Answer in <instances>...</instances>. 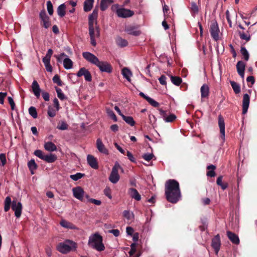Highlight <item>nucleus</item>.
<instances>
[{"instance_id": "1", "label": "nucleus", "mask_w": 257, "mask_h": 257, "mask_svg": "<svg viewBox=\"0 0 257 257\" xmlns=\"http://www.w3.org/2000/svg\"><path fill=\"white\" fill-rule=\"evenodd\" d=\"M82 56L87 61L97 66L101 71L107 73L112 72V68L109 63L106 61H100L94 54L85 52L82 53Z\"/></svg>"}, {"instance_id": "2", "label": "nucleus", "mask_w": 257, "mask_h": 257, "mask_svg": "<svg viewBox=\"0 0 257 257\" xmlns=\"http://www.w3.org/2000/svg\"><path fill=\"white\" fill-rule=\"evenodd\" d=\"M4 210L8 212L10 209L11 206L12 210L15 212V215L17 218H19L22 214V204L21 202H18L17 200L12 201L10 197L8 196L5 200Z\"/></svg>"}, {"instance_id": "3", "label": "nucleus", "mask_w": 257, "mask_h": 257, "mask_svg": "<svg viewBox=\"0 0 257 257\" xmlns=\"http://www.w3.org/2000/svg\"><path fill=\"white\" fill-rule=\"evenodd\" d=\"M102 237L96 233L89 237L88 244L97 251H101L105 249V246L102 242Z\"/></svg>"}, {"instance_id": "4", "label": "nucleus", "mask_w": 257, "mask_h": 257, "mask_svg": "<svg viewBox=\"0 0 257 257\" xmlns=\"http://www.w3.org/2000/svg\"><path fill=\"white\" fill-rule=\"evenodd\" d=\"M76 248V243L70 240H66L63 242H60L57 246V249L62 253H67Z\"/></svg>"}, {"instance_id": "5", "label": "nucleus", "mask_w": 257, "mask_h": 257, "mask_svg": "<svg viewBox=\"0 0 257 257\" xmlns=\"http://www.w3.org/2000/svg\"><path fill=\"white\" fill-rule=\"evenodd\" d=\"M89 34L90 37V43L93 46H96V42L95 38L100 36V29L97 26V22H95V26L93 25L89 26Z\"/></svg>"}, {"instance_id": "6", "label": "nucleus", "mask_w": 257, "mask_h": 257, "mask_svg": "<svg viewBox=\"0 0 257 257\" xmlns=\"http://www.w3.org/2000/svg\"><path fill=\"white\" fill-rule=\"evenodd\" d=\"M118 5H114L112 6V10L114 11L116 9V14L120 18H126L132 17L134 15V12L128 9L124 8H118Z\"/></svg>"}, {"instance_id": "7", "label": "nucleus", "mask_w": 257, "mask_h": 257, "mask_svg": "<svg viewBox=\"0 0 257 257\" xmlns=\"http://www.w3.org/2000/svg\"><path fill=\"white\" fill-rule=\"evenodd\" d=\"M34 154L40 159L49 163H54L57 159L56 155L50 154L49 155H45L43 152L40 150H36Z\"/></svg>"}, {"instance_id": "8", "label": "nucleus", "mask_w": 257, "mask_h": 257, "mask_svg": "<svg viewBox=\"0 0 257 257\" xmlns=\"http://www.w3.org/2000/svg\"><path fill=\"white\" fill-rule=\"evenodd\" d=\"M165 194L167 200L172 203H176L181 197V190L171 191L170 193L165 191Z\"/></svg>"}, {"instance_id": "9", "label": "nucleus", "mask_w": 257, "mask_h": 257, "mask_svg": "<svg viewBox=\"0 0 257 257\" xmlns=\"http://www.w3.org/2000/svg\"><path fill=\"white\" fill-rule=\"evenodd\" d=\"M180 191L179 183L175 180L170 179L165 183V191L170 193L171 191Z\"/></svg>"}, {"instance_id": "10", "label": "nucleus", "mask_w": 257, "mask_h": 257, "mask_svg": "<svg viewBox=\"0 0 257 257\" xmlns=\"http://www.w3.org/2000/svg\"><path fill=\"white\" fill-rule=\"evenodd\" d=\"M210 32L212 38L215 41H217L219 39V29L218 24L216 21L211 22L210 27Z\"/></svg>"}, {"instance_id": "11", "label": "nucleus", "mask_w": 257, "mask_h": 257, "mask_svg": "<svg viewBox=\"0 0 257 257\" xmlns=\"http://www.w3.org/2000/svg\"><path fill=\"white\" fill-rule=\"evenodd\" d=\"M140 26L139 25H128L126 26L124 28V31L128 34L134 36H140L142 32L139 30Z\"/></svg>"}, {"instance_id": "12", "label": "nucleus", "mask_w": 257, "mask_h": 257, "mask_svg": "<svg viewBox=\"0 0 257 257\" xmlns=\"http://www.w3.org/2000/svg\"><path fill=\"white\" fill-rule=\"evenodd\" d=\"M53 53V50L51 49H49L46 55L43 58V62L45 65L47 71L50 72L53 70L52 67L50 64L51 58Z\"/></svg>"}, {"instance_id": "13", "label": "nucleus", "mask_w": 257, "mask_h": 257, "mask_svg": "<svg viewBox=\"0 0 257 257\" xmlns=\"http://www.w3.org/2000/svg\"><path fill=\"white\" fill-rule=\"evenodd\" d=\"M119 168H120V166L118 164H115L112 168L111 174L109 177V181L112 183H116L119 179V176L118 173V169Z\"/></svg>"}, {"instance_id": "14", "label": "nucleus", "mask_w": 257, "mask_h": 257, "mask_svg": "<svg viewBox=\"0 0 257 257\" xmlns=\"http://www.w3.org/2000/svg\"><path fill=\"white\" fill-rule=\"evenodd\" d=\"M218 125L220 130V138L223 143L225 141V122L223 116L221 115H218Z\"/></svg>"}, {"instance_id": "15", "label": "nucleus", "mask_w": 257, "mask_h": 257, "mask_svg": "<svg viewBox=\"0 0 257 257\" xmlns=\"http://www.w3.org/2000/svg\"><path fill=\"white\" fill-rule=\"evenodd\" d=\"M221 245L220 238L219 234L215 235L212 239L211 241V246L214 249L215 253L216 255L219 251Z\"/></svg>"}, {"instance_id": "16", "label": "nucleus", "mask_w": 257, "mask_h": 257, "mask_svg": "<svg viewBox=\"0 0 257 257\" xmlns=\"http://www.w3.org/2000/svg\"><path fill=\"white\" fill-rule=\"evenodd\" d=\"M76 75L78 77L84 76L85 80L88 82H90L92 80V76L90 72L85 67L81 68L77 72Z\"/></svg>"}, {"instance_id": "17", "label": "nucleus", "mask_w": 257, "mask_h": 257, "mask_svg": "<svg viewBox=\"0 0 257 257\" xmlns=\"http://www.w3.org/2000/svg\"><path fill=\"white\" fill-rule=\"evenodd\" d=\"M73 196L77 199L83 201L84 191L81 187H76L72 189Z\"/></svg>"}, {"instance_id": "18", "label": "nucleus", "mask_w": 257, "mask_h": 257, "mask_svg": "<svg viewBox=\"0 0 257 257\" xmlns=\"http://www.w3.org/2000/svg\"><path fill=\"white\" fill-rule=\"evenodd\" d=\"M160 114L163 117L164 120L166 122H172L175 120L176 116L174 114H171L169 116L167 115V111L163 110L162 108L159 109Z\"/></svg>"}, {"instance_id": "19", "label": "nucleus", "mask_w": 257, "mask_h": 257, "mask_svg": "<svg viewBox=\"0 0 257 257\" xmlns=\"http://www.w3.org/2000/svg\"><path fill=\"white\" fill-rule=\"evenodd\" d=\"M250 97L247 94H244L243 96L242 100V114H245L249 107Z\"/></svg>"}, {"instance_id": "20", "label": "nucleus", "mask_w": 257, "mask_h": 257, "mask_svg": "<svg viewBox=\"0 0 257 257\" xmlns=\"http://www.w3.org/2000/svg\"><path fill=\"white\" fill-rule=\"evenodd\" d=\"M87 161L89 165L94 169L98 168V165L97 159L92 155H88L87 157Z\"/></svg>"}, {"instance_id": "21", "label": "nucleus", "mask_w": 257, "mask_h": 257, "mask_svg": "<svg viewBox=\"0 0 257 257\" xmlns=\"http://www.w3.org/2000/svg\"><path fill=\"white\" fill-rule=\"evenodd\" d=\"M96 147L100 153L105 155L108 154V150L105 148V146L100 138L97 139L96 140Z\"/></svg>"}, {"instance_id": "22", "label": "nucleus", "mask_w": 257, "mask_h": 257, "mask_svg": "<svg viewBox=\"0 0 257 257\" xmlns=\"http://www.w3.org/2000/svg\"><path fill=\"white\" fill-rule=\"evenodd\" d=\"M245 64L242 61H239L237 63L236 69L238 74L242 77H244V70Z\"/></svg>"}, {"instance_id": "23", "label": "nucleus", "mask_w": 257, "mask_h": 257, "mask_svg": "<svg viewBox=\"0 0 257 257\" xmlns=\"http://www.w3.org/2000/svg\"><path fill=\"white\" fill-rule=\"evenodd\" d=\"M139 95L146 99L152 106L155 107H158L159 106V103L158 102L156 101L152 98L146 95L143 92H140Z\"/></svg>"}, {"instance_id": "24", "label": "nucleus", "mask_w": 257, "mask_h": 257, "mask_svg": "<svg viewBox=\"0 0 257 257\" xmlns=\"http://www.w3.org/2000/svg\"><path fill=\"white\" fill-rule=\"evenodd\" d=\"M128 193L132 198L135 199L137 201L141 200V196L137 189L133 188H130L128 191Z\"/></svg>"}, {"instance_id": "25", "label": "nucleus", "mask_w": 257, "mask_h": 257, "mask_svg": "<svg viewBox=\"0 0 257 257\" xmlns=\"http://www.w3.org/2000/svg\"><path fill=\"white\" fill-rule=\"evenodd\" d=\"M32 88L34 95L37 97V98H39L40 96L41 89L38 83L36 80H34L32 84Z\"/></svg>"}, {"instance_id": "26", "label": "nucleus", "mask_w": 257, "mask_h": 257, "mask_svg": "<svg viewBox=\"0 0 257 257\" xmlns=\"http://www.w3.org/2000/svg\"><path fill=\"white\" fill-rule=\"evenodd\" d=\"M227 235L229 240L234 244H238L239 243V239L238 236L230 231H227Z\"/></svg>"}, {"instance_id": "27", "label": "nucleus", "mask_w": 257, "mask_h": 257, "mask_svg": "<svg viewBox=\"0 0 257 257\" xmlns=\"http://www.w3.org/2000/svg\"><path fill=\"white\" fill-rule=\"evenodd\" d=\"M238 34L241 40H245L247 42L250 40L251 36L248 31H247L246 32H244L243 30H238Z\"/></svg>"}, {"instance_id": "28", "label": "nucleus", "mask_w": 257, "mask_h": 257, "mask_svg": "<svg viewBox=\"0 0 257 257\" xmlns=\"http://www.w3.org/2000/svg\"><path fill=\"white\" fill-rule=\"evenodd\" d=\"M113 3V0H101L100 8L102 11H105Z\"/></svg>"}, {"instance_id": "29", "label": "nucleus", "mask_w": 257, "mask_h": 257, "mask_svg": "<svg viewBox=\"0 0 257 257\" xmlns=\"http://www.w3.org/2000/svg\"><path fill=\"white\" fill-rule=\"evenodd\" d=\"M94 3V0H85L84 2V11L86 12L91 10Z\"/></svg>"}, {"instance_id": "30", "label": "nucleus", "mask_w": 257, "mask_h": 257, "mask_svg": "<svg viewBox=\"0 0 257 257\" xmlns=\"http://www.w3.org/2000/svg\"><path fill=\"white\" fill-rule=\"evenodd\" d=\"M209 91V89L208 86L206 84H203L200 89L201 97L205 98L208 97Z\"/></svg>"}, {"instance_id": "31", "label": "nucleus", "mask_w": 257, "mask_h": 257, "mask_svg": "<svg viewBox=\"0 0 257 257\" xmlns=\"http://www.w3.org/2000/svg\"><path fill=\"white\" fill-rule=\"evenodd\" d=\"M45 149L50 152H53L57 150L56 146L51 142L45 143L44 144Z\"/></svg>"}, {"instance_id": "32", "label": "nucleus", "mask_w": 257, "mask_h": 257, "mask_svg": "<svg viewBox=\"0 0 257 257\" xmlns=\"http://www.w3.org/2000/svg\"><path fill=\"white\" fill-rule=\"evenodd\" d=\"M216 169V166L213 165H210L207 167V169L208 170L207 172L206 175L208 177H213L216 175L214 170Z\"/></svg>"}, {"instance_id": "33", "label": "nucleus", "mask_w": 257, "mask_h": 257, "mask_svg": "<svg viewBox=\"0 0 257 257\" xmlns=\"http://www.w3.org/2000/svg\"><path fill=\"white\" fill-rule=\"evenodd\" d=\"M66 6L64 4L60 5L57 8V12L58 15L61 17H63L66 14Z\"/></svg>"}, {"instance_id": "34", "label": "nucleus", "mask_w": 257, "mask_h": 257, "mask_svg": "<svg viewBox=\"0 0 257 257\" xmlns=\"http://www.w3.org/2000/svg\"><path fill=\"white\" fill-rule=\"evenodd\" d=\"M28 167L31 171V173L32 174H34V171L36 169H37L38 166L37 164L35 163V161L34 160L32 159L28 163Z\"/></svg>"}, {"instance_id": "35", "label": "nucleus", "mask_w": 257, "mask_h": 257, "mask_svg": "<svg viewBox=\"0 0 257 257\" xmlns=\"http://www.w3.org/2000/svg\"><path fill=\"white\" fill-rule=\"evenodd\" d=\"M73 63L72 61L69 58H66L63 60L64 67L66 69H70L72 68Z\"/></svg>"}, {"instance_id": "36", "label": "nucleus", "mask_w": 257, "mask_h": 257, "mask_svg": "<svg viewBox=\"0 0 257 257\" xmlns=\"http://www.w3.org/2000/svg\"><path fill=\"white\" fill-rule=\"evenodd\" d=\"M122 118L126 123L130 124L131 126H133L135 125V121L134 120L133 117L131 116H125L124 115H122Z\"/></svg>"}, {"instance_id": "37", "label": "nucleus", "mask_w": 257, "mask_h": 257, "mask_svg": "<svg viewBox=\"0 0 257 257\" xmlns=\"http://www.w3.org/2000/svg\"><path fill=\"white\" fill-rule=\"evenodd\" d=\"M116 44L120 47H126L128 45V42L125 39H122L121 37H118L116 40Z\"/></svg>"}, {"instance_id": "38", "label": "nucleus", "mask_w": 257, "mask_h": 257, "mask_svg": "<svg viewBox=\"0 0 257 257\" xmlns=\"http://www.w3.org/2000/svg\"><path fill=\"white\" fill-rule=\"evenodd\" d=\"M230 85L235 94H238L240 92V85L233 81H230Z\"/></svg>"}, {"instance_id": "39", "label": "nucleus", "mask_w": 257, "mask_h": 257, "mask_svg": "<svg viewBox=\"0 0 257 257\" xmlns=\"http://www.w3.org/2000/svg\"><path fill=\"white\" fill-rule=\"evenodd\" d=\"M60 225L66 228L74 229L75 228V225L65 220H62Z\"/></svg>"}, {"instance_id": "40", "label": "nucleus", "mask_w": 257, "mask_h": 257, "mask_svg": "<svg viewBox=\"0 0 257 257\" xmlns=\"http://www.w3.org/2000/svg\"><path fill=\"white\" fill-rule=\"evenodd\" d=\"M171 82L175 85L179 86L182 82V78L179 76H173L171 75Z\"/></svg>"}, {"instance_id": "41", "label": "nucleus", "mask_w": 257, "mask_h": 257, "mask_svg": "<svg viewBox=\"0 0 257 257\" xmlns=\"http://www.w3.org/2000/svg\"><path fill=\"white\" fill-rule=\"evenodd\" d=\"M122 74L128 81H130V76L132 75L131 71L127 68H124L122 70Z\"/></svg>"}, {"instance_id": "42", "label": "nucleus", "mask_w": 257, "mask_h": 257, "mask_svg": "<svg viewBox=\"0 0 257 257\" xmlns=\"http://www.w3.org/2000/svg\"><path fill=\"white\" fill-rule=\"evenodd\" d=\"M240 53L243 56V58L245 61H248L249 57V53L246 49L244 47H241L240 49Z\"/></svg>"}, {"instance_id": "43", "label": "nucleus", "mask_w": 257, "mask_h": 257, "mask_svg": "<svg viewBox=\"0 0 257 257\" xmlns=\"http://www.w3.org/2000/svg\"><path fill=\"white\" fill-rule=\"evenodd\" d=\"M55 89L57 92L58 97L60 100H63L67 99L66 96L62 92V91L60 88L56 87Z\"/></svg>"}, {"instance_id": "44", "label": "nucleus", "mask_w": 257, "mask_h": 257, "mask_svg": "<svg viewBox=\"0 0 257 257\" xmlns=\"http://www.w3.org/2000/svg\"><path fill=\"white\" fill-rule=\"evenodd\" d=\"M29 113L34 118H37L38 113L36 108L34 106H31L29 108Z\"/></svg>"}, {"instance_id": "45", "label": "nucleus", "mask_w": 257, "mask_h": 257, "mask_svg": "<svg viewBox=\"0 0 257 257\" xmlns=\"http://www.w3.org/2000/svg\"><path fill=\"white\" fill-rule=\"evenodd\" d=\"M68 124L64 121H62L61 123H59L57 128L58 130L64 131L67 130L68 128Z\"/></svg>"}, {"instance_id": "46", "label": "nucleus", "mask_w": 257, "mask_h": 257, "mask_svg": "<svg viewBox=\"0 0 257 257\" xmlns=\"http://www.w3.org/2000/svg\"><path fill=\"white\" fill-rule=\"evenodd\" d=\"M53 81L54 83L57 84L58 85L60 86H62L63 85V83L61 81L60 79V77L58 74H56L53 77Z\"/></svg>"}, {"instance_id": "47", "label": "nucleus", "mask_w": 257, "mask_h": 257, "mask_svg": "<svg viewBox=\"0 0 257 257\" xmlns=\"http://www.w3.org/2000/svg\"><path fill=\"white\" fill-rule=\"evenodd\" d=\"M85 176L84 174L77 173L74 175H71L70 178L74 181H77Z\"/></svg>"}, {"instance_id": "48", "label": "nucleus", "mask_w": 257, "mask_h": 257, "mask_svg": "<svg viewBox=\"0 0 257 257\" xmlns=\"http://www.w3.org/2000/svg\"><path fill=\"white\" fill-rule=\"evenodd\" d=\"M57 111L55 110L51 106H49L48 108V114L51 117H54L56 115Z\"/></svg>"}, {"instance_id": "49", "label": "nucleus", "mask_w": 257, "mask_h": 257, "mask_svg": "<svg viewBox=\"0 0 257 257\" xmlns=\"http://www.w3.org/2000/svg\"><path fill=\"white\" fill-rule=\"evenodd\" d=\"M191 12L194 14H197L198 12V7L195 2H192L191 3Z\"/></svg>"}, {"instance_id": "50", "label": "nucleus", "mask_w": 257, "mask_h": 257, "mask_svg": "<svg viewBox=\"0 0 257 257\" xmlns=\"http://www.w3.org/2000/svg\"><path fill=\"white\" fill-rule=\"evenodd\" d=\"M106 112L108 115L114 121H117V117L113 110L109 108H107Z\"/></svg>"}, {"instance_id": "51", "label": "nucleus", "mask_w": 257, "mask_h": 257, "mask_svg": "<svg viewBox=\"0 0 257 257\" xmlns=\"http://www.w3.org/2000/svg\"><path fill=\"white\" fill-rule=\"evenodd\" d=\"M47 10L50 15H52L53 14V7L52 3L50 1L47 2Z\"/></svg>"}, {"instance_id": "52", "label": "nucleus", "mask_w": 257, "mask_h": 257, "mask_svg": "<svg viewBox=\"0 0 257 257\" xmlns=\"http://www.w3.org/2000/svg\"><path fill=\"white\" fill-rule=\"evenodd\" d=\"M97 17L90 15L88 18V26H92L94 24V21L97 19Z\"/></svg>"}, {"instance_id": "53", "label": "nucleus", "mask_w": 257, "mask_h": 257, "mask_svg": "<svg viewBox=\"0 0 257 257\" xmlns=\"http://www.w3.org/2000/svg\"><path fill=\"white\" fill-rule=\"evenodd\" d=\"M154 155L153 154L151 153V154H149V153H146V154H144L143 156H142V158L145 160L146 161H150V160H151L153 157H154Z\"/></svg>"}, {"instance_id": "54", "label": "nucleus", "mask_w": 257, "mask_h": 257, "mask_svg": "<svg viewBox=\"0 0 257 257\" xmlns=\"http://www.w3.org/2000/svg\"><path fill=\"white\" fill-rule=\"evenodd\" d=\"M136 243H133L131 245V250L128 252L130 256H132L136 252Z\"/></svg>"}, {"instance_id": "55", "label": "nucleus", "mask_w": 257, "mask_h": 257, "mask_svg": "<svg viewBox=\"0 0 257 257\" xmlns=\"http://www.w3.org/2000/svg\"><path fill=\"white\" fill-rule=\"evenodd\" d=\"M43 23V26L45 28H49L51 24V22L50 21V18L49 17L47 18V19H45L43 20H42Z\"/></svg>"}, {"instance_id": "56", "label": "nucleus", "mask_w": 257, "mask_h": 257, "mask_svg": "<svg viewBox=\"0 0 257 257\" xmlns=\"http://www.w3.org/2000/svg\"><path fill=\"white\" fill-rule=\"evenodd\" d=\"M128 159L133 163H136V159L134 158L133 155L128 151L126 152V154Z\"/></svg>"}, {"instance_id": "57", "label": "nucleus", "mask_w": 257, "mask_h": 257, "mask_svg": "<svg viewBox=\"0 0 257 257\" xmlns=\"http://www.w3.org/2000/svg\"><path fill=\"white\" fill-rule=\"evenodd\" d=\"M226 18L227 19V22L229 24V26L230 28H232V22L231 19L230 18L229 12L228 10H227L225 12Z\"/></svg>"}, {"instance_id": "58", "label": "nucleus", "mask_w": 257, "mask_h": 257, "mask_svg": "<svg viewBox=\"0 0 257 257\" xmlns=\"http://www.w3.org/2000/svg\"><path fill=\"white\" fill-rule=\"evenodd\" d=\"M8 100L9 103H10V104L11 105V109L12 110H14L15 108V103L14 102V101L13 98L12 97L9 96L8 97Z\"/></svg>"}, {"instance_id": "59", "label": "nucleus", "mask_w": 257, "mask_h": 257, "mask_svg": "<svg viewBox=\"0 0 257 257\" xmlns=\"http://www.w3.org/2000/svg\"><path fill=\"white\" fill-rule=\"evenodd\" d=\"M104 194H105V196L108 197L109 199H111L112 198V196L111 195V190L109 188H106L104 190Z\"/></svg>"}, {"instance_id": "60", "label": "nucleus", "mask_w": 257, "mask_h": 257, "mask_svg": "<svg viewBox=\"0 0 257 257\" xmlns=\"http://www.w3.org/2000/svg\"><path fill=\"white\" fill-rule=\"evenodd\" d=\"M7 95V92H0V104H4V99Z\"/></svg>"}, {"instance_id": "61", "label": "nucleus", "mask_w": 257, "mask_h": 257, "mask_svg": "<svg viewBox=\"0 0 257 257\" xmlns=\"http://www.w3.org/2000/svg\"><path fill=\"white\" fill-rule=\"evenodd\" d=\"M49 17L47 15L46 11L45 10H42L41 11L40 13V18L42 20L44 19H47Z\"/></svg>"}, {"instance_id": "62", "label": "nucleus", "mask_w": 257, "mask_h": 257, "mask_svg": "<svg viewBox=\"0 0 257 257\" xmlns=\"http://www.w3.org/2000/svg\"><path fill=\"white\" fill-rule=\"evenodd\" d=\"M108 232L112 233L115 237L118 236L120 234L119 230L117 229L109 230Z\"/></svg>"}, {"instance_id": "63", "label": "nucleus", "mask_w": 257, "mask_h": 257, "mask_svg": "<svg viewBox=\"0 0 257 257\" xmlns=\"http://www.w3.org/2000/svg\"><path fill=\"white\" fill-rule=\"evenodd\" d=\"M53 102H54V107H55L56 108V110L58 111L60 108V106L59 102L58 99L56 98H55L54 99Z\"/></svg>"}, {"instance_id": "64", "label": "nucleus", "mask_w": 257, "mask_h": 257, "mask_svg": "<svg viewBox=\"0 0 257 257\" xmlns=\"http://www.w3.org/2000/svg\"><path fill=\"white\" fill-rule=\"evenodd\" d=\"M0 160L2 163L3 166H4L7 163V160L5 154H0Z\"/></svg>"}]
</instances>
